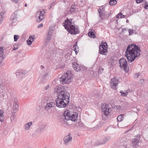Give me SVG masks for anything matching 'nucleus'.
I'll return each mask as SVG.
<instances>
[{
	"label": "nucleus",
	"instance_id": "obj_1",
	"mask_svg": "<svg viewBox=\"0 0 148 148\" xmlns=\"http://www.w3.org/2000/svg\"><path fill=\"white\" fill-rule=\"evenodd\" d=\"M59 87H57L55 88V91L57 92L58 98L56 100V103L54 102L47 103L45 106L44 108L47 111H48L51 108L54 107L56 105L60 108H65L69 103L70 95L66 91H60Z\"/></svg>",
	"mask_w": 148,
	"mask_h": 148
},
{
	"label": "nucleus",
	"instance_id": "obj_2",
	"mask_svg": "<svg viewBox=\"0 0 148 148\" xmlns=\"http://www.w3.org/2000/svg\"><path fill=\"white\" fill-rule=\"evenodd\" d=\"M140 50L139 47L134 44L129 45L127 48L125 56L128 62H131L134 61L136 57L140 54Z\"/></svg>",
	"mask_w": 148,
	"mask_h": 148
},
{
	"label": "nucleus",
	"instance_id": "obj_3",
	"mask_svg": "<svg viewBox=\"0 0 148 148\" xmlns=\"http://www.w3.org/2000/svg\"><path fill=\"white\" fill-rule=\"evenodd\" d=\"M72 22L69 19L67 18L65 20V22L63 25L67 31L71 34H77L79 33V31L77 27H75L71 24Z\"/></svg>",
	"mask_w": 148,
	"mask_h": 148
},
{
	"label": "nucleus",
	"instance_id": "obj_4",
	"mask_svg": "<svg viewBox=\"0 0 148 148\" xmlns=\"http://www.w3.org/2000/svg\"><path fill=\"white\" fill-rule=\"evenodd\" d=\"M73 76L69 71H67L60 78V83L63 84H69L72 81Z\"/></svg>",
	"mask_w": 148,
	"mask_h": 148
},
{
	"label": "nucleus",
	"instance_id": "obj_5",
	"mask_svg": "<svg viewBox=\"0 0 148 148\" xmlns=\"http://www.w3.org/2000/svg\"><path fill=\"white\" fill-rule=\"evenodd\" d=\"M64 120L66 121L71 120L75 121L77 119V114L76 112H71L69 110H66L64 113Z\"/></svg>",
	"mask_w": 148,
	"mask_h": 148
},
{
	"label": "nucleus",
	"instance_id": "obj_6",
	"mask_svg": "<svg viewBox=\"0 0 148 148\" xmlns=\"http://www.w3.org/2000/svg\"><path fill=\"white\" fill-rule=\"evenodd\" d=\"M108 104L102 103L101 105V108L102 112L103 114V119L107 120V116L111 112L110 108L109 107Z\"/></svg>",
	"mask_w": 148,
	"mask_h": 148
},
{
	"label": "nucleus",
	"instance_id": "obj_7",
	"mask_svg": "<svg viewBox=\"0 0 148 148\" xmlns=\"http://www.w3.org/2000/svg\"><path fill=\"white\" fill-rule=\"evenodd\" d=\"M119 66L121 68L123 69L126 72H127L129 70V67L127 66V62L126 60L122 58L119 60Z\"/></svg>",
	"mask_w": 148,
	"mask_h": 148
},
{
	"label": "nucleus",
	"instance_id": "obj_8",
	"mask_svg": "<svg viewBox=\"0 0 148 148\" xmlns=\"http://www.w3.org/2000/svg\"><path fill=\"white\" fill-rule=\"evenodd\" d=\"M45 12L44 10L42 11H38L37 12L36 14V21L38 22L41 21L45 18L44 15Z\"/></svg>",
	"mask_w": 148,
	"mask_h": 148
},
{
	"label": "nucleus",
	"instance_id": "obj_9",
	"mask_svg": "<svg viewBox=\"0 0 148 148\" xmlns=\"http://www.w3.org/2000/svg\"><path fill=\"white\" fill-rule=\"evenodd\" d=\"M72 140V138L71 136V133H69L68 135L65 136L63 138L64 144L66 146H68L71 143Z\"/></svg>",
	"mask_w": 148,
	"mask_h": 148
},
{
	"label": "nucleus",
	"instance_id": "obj_10",
	"mask_svg": "<svg viewBox=\"0 0 148 148\" xmlns=\"http://www.w3.org/2000/svg\"><path fill=\"white\" fill-rule=\"evenodd\" d=\"M107 44L106 42H103L100 45L99 51L100 54L106 55L105 53L107 52Z\"/></svg>",
	"mask_w": 148,
	"mask_h": 148
},
{
	"label": "nucleus",
	"instance_id": "obj_11",
	"mask_svg": "<svg viewBox=\"0 0 148 148\" xmlns=\"http://www.w3.org/2000/svg\"><path fill=\"white\" fill-rule=\"evenodd\" d=\"M110 139V137L109 136H106L101 139L96 140L95 142V144L97 145H102L106 143Z\"/></svg>",
	"mask_w": 148,
	"mask_h": 148
},
{
	"label": "nucleus",
	"instance_id": "obj_12",
	"mask_svg": "<svg viewBox=\"0 0 148 148\" xmlns=\"http://www.w3.org/2000/svg\"><path fill=\"white\" fill-rule=\"evenodd\" d=\"M119 82V79L113 78H112L110 82V86L111 88L114 90H116L117 86Z\"/></svg>",
	"mask_w": 148,
	"mask_h": 148
},
{
	"label": "nucleus",
	"instance_id": "obj_13",
	"mask_svg": "<svg viewBox=\"0 0 148 148\" xmlns=\"http://www.w3.org/2000/svg\"><path fill=\"white\" fill-rule=\"evenodd\" d=\"M139 139L140 138L137 137L132 139L131 144L132 148H137L139 147Z\"/></svg>",
	"mask_w": 148,
	"mask_h": 148
},
{
	"label": "nucleus",
	"instance_id": "obj_14",
	"mask_svg": "<svg viewBox=\"0 0 148 148\" xmlns=\"http://www.w3.org/2000/svg\"><path fill=\"white\" fill-rule=\"evenodd\" d=\"M98 11L100 17L101 18V19H103L107 16V14L103 8H100L98 10Z\"/></svg>",
	"mask_w": 148,
	"mask_h": 148
},
{
	"label": "nucleus",
	"instance_id": "obj_15",
	"mask_svg": "<svg viewBox=\"0 0 148 148\" xmlns=\"http://www.w3.org/2000/svg\"><path fill=\"white\" fill-rule=\"evenodd\" d=\"M17 15L16 13L14 12L10 16V19L12 23H14L17 21Z\"/></svg>",
	"mask_w": 148,
	"mask_h": 148
},
{
	"label": "nucleus",
	"instance_id": "obj_16",
	"mask_svg": "<svg viewBox=\"0 0 148 148\" xmlns=\"http://www.w3.org/2000/svg\"><path fill=\"white\" fill-rule=\"evenodd\" d=\"M32 122H29L24 124L23 126V128L25 131L29 130L31 126L32 125Z\"/></svg>",
	"mask_w": 148,
	"mask_h": 148
},
{
	"label": "nucleus",
	"instance_id": "obj_17",
	"mask_svg": "<svg viewBox=\"0 0 148 148\" xmlns=\"http://www.w3.org/2000/svg\"><path fill=\"white\" fill-rule=\"evenodd\" d=\"M19 108V106L18 104V100L17 98H15L14 100V102L13 104V110H18Z\"/></svg>",
	"mask_w": 148,
	"mask_h": 148
},
{
	"label": "nucleus",
	"instance_id": "obj_18",
	"mask_svg": "<svg viewBox=\"0 0 148 148\" xmlns=\"http://www.w3.org/2000/svg\"><path fill=\"white\" fill-rule=\"evenodd\" d=\"M53 32V30L51 29L49 31L47 37L46 38L47 42H49L51 39L52 34Z\"/></svg>",
	"mask_w": 148,
	"mask_h": 148
},
{
	"label": "nucleus",
	"instance_id": "obj_19",
	"mask_svg": "<svg viewBox=\"0 0 148 148\" xmlns=\"http://www.w3.org/2000/svg\"><path fill=\"white\" fill-rule=\"evenodd\" d=\"M73 66L74 69L76 71H78L80 69V67L76 62H74L73 63Z\"/></svg>",
	"mask_w": 148,
	"mask_h": 148
},
{
	"label": "nucleus",
	"instance_id": "obj_20",
	"mask_svg": "<svg viewBox=\"0 0 148 148\" xmlns=\"http://www.w3.org/2000/svg\"><path fill=\"white\" fill-rule=\"evenodd\" d=\"M3 110H0V121H3L4 119V116L3 115Z\"/></svg>",
	"mask_w": 148,
	"mask_h": 148
},
{
	"label": "nucleus",
	"instance_id": "obj_21",
	"mask_svg": "<svg viewBox=\"0 0 148 148\" xmlns=\"http://www.w3.org/2000/svg\"><path fill=\"white\" fill-rule=\"evenodd\" d=\"M94 31H90L88 33V36L90 37L93 38H95L96 37L94 33Z\"/></svg>",
	"mask_w": 148,
	"mask_h": 148
},
{
	"label": "nucleus",
	"instance_id": "obj_22",
	"mask_svg": "<svg viewBox=\"0 0 148 148\" xmlns=\"http://www.w3.org/2000/svg\"><path fill=\"white\" fill-rule=\"evenodd\" d=\"M48 73H45L41 77V81L43 82L47 80L46 77L48 75Z\"/></svg>",
	"mask_w": 148,
	"mask_h": 148
},
{
	"label": "nucleus",
	"instance_id": "obj_23",
	"mask_svg": "<svg viewBox=\"0 0 148 148\" xmlns=\"http://www.w3.org/2000/svg\"><path fill=\"white\" fill-rule=\"evenodd\" d=\"M46 127V125L44 124H41L39 125L38 128L39 129L43 131L44 130Z\"/></svg>",
	"mask_w": 148,
	"mask_h": 148
},
{
	"label": "nucleus",
	"instance_id": "obj_24",
	"mask_svg": "<svg viewBox=\"0 0 148 148\" xmlns=\"http://www.w3.org/2000/svg\"><path fill=\"white\" fill-rule=\"evenodd\" d=\"M4 14V12H1L0 13V24H1L3 21V15Z\"/></svg>",
	"mask_w": 148,
	"mask_h": 148
},
{
	"label": "nucleus",
	"instance_id": "obj_25",
	"mask_svg": "<svg viewBox=\"0 0 148 148\" xmlns=\"http://www.w3.org/2000/svg\"><path fill=\"white\" fill-rule=\"evenodd\" d=\"M124 114H120L118 116L117 119L119 122L121 121L123 119Z\"/></svg>",
	"mask_w": 148,
	"mask_h": 148
},
{
	"label": "nucleus",
	"instance_id": "obj_26",
	"mask_svg": "<svg viewBox=\"0 0 148 148\" xmlns=\"http://www.w3.org/2000/svg\"><path fill=\"white\" fill-rule=\"evenodd\" d=\"M126 16H125L123 14L121 13H119L116 16V18H123Z\"/></svg>",
	"mask_w": 148,
	"mask_h": 148
},
{
	"label": "nucleus",
	"instance_id": "obj_27",
	"mask_svg": "<svg viewBox=\"0 0 148 148\" xmlns=\"http://www.w3.org/2000/svg\"><path fill=\"white\" fill-rule=\"evenodd\" d=\"M117 3V1L116 0H110L109 2V4L111 5H113Z\"/></svg>",
	"mask_w": 148,
	"mask_h": 148
},
{
	"label": "nucleus",
	"instance_id": "obj_28",
	"mask_svg": "<svg viewBox=\"0 0 148 148\" xmlns=\"http://www.w3.org/2000/svg\"><path fill=\"white\" fill-rule=\"evenodd\" d=\"M73 49L74 51L75 52V53L76 54H77V51H78L79 48L78 47V46L77 45H74L73 47Z\"/></svg>",
	"mask_w": 148,
	"mask_h": 148
},
{
	"label": "nucleus",
	"instance_id": "obj_29",
	"mask_svg": "<svg viewBox=\"0 0 148 148\" xmlns=\"http://www.w3.org/2000/svg\"><path fill=\"white\" fill-rule=\"evenodd\" d=\"M3 47H0V55H1V57H3ZM2 58H3V57H2Z\"/></svg>",
	"mask_w": 148,
	"mask_h": 148
},
{
	"label": "nucleus",
	"instance_id": "obj_30",
	"mask_svg": "<svg viewBox=\"0 0 148 148\" xmlns=\"http://www.w3.org/2000/svg\"><path fill=\"white\" fill-rule=\"evenodd\" d=\"M120 92L121 93V96L123 97H125L127 96V92H123V91H121Z\"/></svg>",
	"mask_w": 148,
	"mask_h": 148
},
{
	"label": "nucleus",
	"instance_id": "obj_31",
	"mask_svg": "<svg viewBox=\"0 0 148 148\" xmlns=\"http://www.w3.org/2000/svg\"><path fill=\"white\" fill-rule=\"evenodd\" d=\"M42 131L39 129L38 128L36 130V133L37 134H40Z\"/></svg>",
	"mask_w": 148,
	"mask_h": 148
},
{
	"label": "nucleus",
	"instance_id": "obj_32",
	"mask_svg": "<svg viewBox=\"0 0 148 148\" xmlns=\"http://www.w3.org/2000/svg\"><path fill=\"white\" fill-rule=\"evenodd\" d=\"M144 6L145 8L146 9H148V2L146 1L144 4Z\"/></svg>",
	"mask_w": 148,
	"mask_h": 148
},
{
	"label": "nucleus",
	"instance_id": "obj_33",
	"mask_svg": "<svg viewBox=\"0 0 148 148\" xmlns=\"http://www.w3.org/2000/svg\"><path fill=\"white\" fill-rule=\"evenodd\" d=\"M21 73V70H18L16 73V76H20L22 75Z\"/></svg>",
	"mask_w": 148,
	"mask_h": 148
},
{
	"label": "nucleus",
	"instance_id": "obj_34",
	"mask_svg": "<svg viewBox=\"0 0 148 148\" xmlns=\"http://www.w3.org/2000/svg\"><path fill=\"white\" fill-rule=\"evenodd\" d=\"M18 48V46L17 44H15L14 45V49H13V51H15Z\"/></svg>",
	"mask_w": 148,
	"mask_h": 148
},
{
	"label": "nucleus",
	"instance_id": "obj_35",
	"mask_svg": "<svg viewBox=\"0 0 148 148\" xmlns=\"http://www.w3.org/2000/svg\"><path fill=\"white\" fill-rule=\"evenodd\" d=\"M28 39H29V40L32 41L33 42L35 39L34 37L32 36H29Z\"/></svg>",
	"mask_w": 148,
	"mask_h": 148
},
{
	"label": "nucleus",
	"instance_id": "obj_36",
	"mask_svg": "<svg viewBox=\"0 0 148 148\" xmlns=\"http://www.w3.org/2000/svg\"><path fill=\"white\" fill-rule=\"evenodd\" d=\"M18 38V35H14V41L15 42L17 41Z\"/></svg>",
	"mask_w": 148,
	"mask_h": 148
},
{
	"label": "nucleus",
	"instance_id": "obj_37",
	"mask_svg": "<svg viewBox=\"0 0 148 148\" xmlns=\"http://www.w3.org/2000/svg\"><path fill=\"white\" fill-rule=\"evenodd\" d=\"M145 108L147 109L145 112L146 114H148V104H146L145 106Z\"/></svg>",
	"mask_w": 148,
	"mask_h": 148
},
{
	"label": "nucleus",
	"instance_id": "obj_38",
	"mask_svg": "<svg viewBox=\"0 0 148 148\" xmlns=\"http://www.w3.org/2000/svg\"><path fill=\"white\" fill-rule=\"evenodd\" d=\"M128 31L129 32V35H131L133 33V31L132 29H129L128 30Z\"/></svg>",
	"mask_w": 148,
	"mask_h": 148
},
{
	"label": "nucleus",
	"instance_id": "obj_39",
	"mask_svg": "<svg viewBox=\"0 0 148 148\" xmlns=\"http://www.w3.org/2000/svg\"><path fill=\"white\" fill-rule=\"evenodd\" d=\"M32 41L29 40V39H28L27 40V44L28 45H30L32 42Z\"/></svg>",
	"mask_w": 148,
	"mask_h": 148
},
{
	"label": "nucleus",
	"instance_id": "obj_40",
	"mask_svg": "<svg viewBox=\"0 0 148 148\" xmlns=\"http://www.w3.org/2000/svg\"><path fill=\"white\" fill-rule=\"evenodd\" d=\"M21 75L23 74H25L27 73V72L25 70H21Z\"/></svg>",
	"mask_w": 148,
	"mask_h": 148
},
{
	"label": "nucleus",
	"instance_id": "obj_41",
	"mask_svg": "<svg viewBox=\"0 0 148 148\" xmlns=\"http://www.w3.org/2000/svg\"><path fill=\"white\" fill-rule=\"evenodd\" d=\"M125 148H132V145L128 144L125 146Z\"/></svg>",
	"mask_w": 148,
	"mask_h": 148
},
{
	"label": "nucleus",
	"instance_id": "obj_42",
	"mask_svg": "<svg viewBox=\"0 0 148 148\" xmlns=\"http://www.w3.org/2000/svg\"><path fill=\"white\" fill-rule=\"evenodd\" d=\"M77 125H78V126L80 127H82L83 125L81 121L78 122Z\"/></svg>",
	"mask_w": 148,
	"mask_h": 148
},
{
	"label": "nucleus",
	"instance_id": "obj_43",
	"mask_svg": "<svg viewBox=\"0 0 148 148\" xmlns=\"http://www.w3.org/2000/svg\"><path fill=\"white\" fill-rule=\"evenodd\" d=\"M140 74L139 73H136L134 75V76L135 78H137L139 75Z\"/></svg>",
	"mask_w": 148,
	"mask_h": 148
},
{
	"label": "nucleus",
	"instance_id": "obj_44",
	"mask_svg": "<svg viewBox=\"0 0 148 148\" xmlns=\"http://www.w3.org/2000/svg\"><path fill=\"white\" fill-rule=\"evenodd\" d=\"M115 108L118 110H119L121 108V107L119 106H115Z\"/></svg>",
	"mask_w": 148,
	"mask_h": 148
},
{
	"label": "nucleus",
	"instance_id": "obj_45",
	"mask_svg": "<svg viewBox=\"0 0 148 148\" xmlns=\"http://www.w3.org/2000/svg\"><path fill=\"white\" fill-rule=\"evenodd\" d=\"M75 11L74 8H71L70 9V12L71 13H72Z\"/></svg>",
	"mask_w": 148,
	"mask_h": 148
},
{
	"label": "nucleus",
	"instance_id": "obj_46",
	"mask_svg": "<svg viewBox=\"0 0 148 148\" xmlns=\"http://www.w3.org/2000/svg\"><path fill=\"white\" fill-rule=\"evenodd\" d=\"M136 3H140L143 1V0H136Z\"/></svg>",
	"mask_w": 148,
	"mask_h": 148
},
{
	"label": "nucleus",
	"instance_id": "obj_47",
	"mask_svg": "<svg viewBox=\"0 0 148 148\" xmlns=\"http://www.w3.org/2000/svg\"><path fill=\"white\" fill-rule=\"evenodd\" d=\"M12 1H14L16 3H18L20 0H11Z\"/></svg>",
	"mask_w": 148,
	"mask_h": 148
},
{
	"label": "nucleus",
	"instance_id": "obj_48",
	"mask_svg": "<svg viewBox=\"0 0 148 148\" xmlns=\"http://www.w3.org/2000/svg\"><path fill=\"white\" fill-rule=\"evenodd\" d=\"M140 82L141 84H143L144 82V80L143 79H140Z\"/></svg>",
	"mask_w": 148,
	"mask_h": 148
},
{
	"label": "nucleus",
	"instance_id": "obj_49",
	"mask_svg": "<svg viewBox=\"0 0 148 148\" xmlns=\"http://www.w3.org/2000/svg\"><path fill=\"white\" fill-rule=\"evenodd\" d=\"M43 26V24H41L39 25L38 26V28H40L41 27H42Z\"/></svg>",
	"mask_w": 148,
	"mask_h": 148
},
{
	"label": "nucleus",
	"instance_id": "obj_50",
	"mask_svg": "<svg viewBox=\"0 0 148 148\" xmlns=\"http://www.w3.org/2000/svg\"><path fill=\"white\" fill-rule=\"evenodd\" d=\"M49 87V85L47 86H45V89L46 90Z\"/></svg>",
	"mask_w": 148,
	"mask_h": 148
},
{
	"label": "nucleus",
	"instance_id": "obj_51",
	"mask_svg": "<svg viewBox=\"0 0 148 148\" xmlns=\"http://www.w3.org/2000/svg\"><path fill=\"white\" fill-rule=\"evenodd\" d=\"M126 30V29L125 28H123L122 29V32H123L124 31H125Z\"/></svg>",
	"mask_w": 148,
	"mask_h": 148
},
{
	"label": "nucleus",
	"instance_id": "obj_52",
	"mask_svg": "<svg viewBox=\"0 0 148 148\" xmlns=\"http://www.w3.org/2000/svg\"><path fill=\"white\" fill-rule=\"evenodd\" d=\"M40 68L42 69H44V67L43 66L41 65V66H40Z\"/></svg>",
	"mask_w": 148,
	"mask_h": 148
},
{
	"label": "nucleus",
	"instance_id": "obj_53",
	"mask_svg": "<svg viewBox=\"0 0 148 148\" xmlns=\"http://www.w3.org/2000/svg\"><path fill=\"white\" fill-rule=\"evenodd\" d=\"M74 5H72L71 6V8H74Z\"/></svg>",
	"mask_w": 148,
	"mask_h": 148
},
{
	"label": "nucleus",
	"instance_id": "obj_54",
	"mask_svg": "<svg viewBox=\"0 0 148 148\" xmlns=\"http://www.w3.org/2000/svg\"><path fill=\"white\" fill-rule=\"evenodd\" d=\"M129 22V21L128 20H127L126 21V23H128Z\"/></svg>",
	"mask_w": 148,
	"mask_h": 148
},
{
	"label": "nucleus",
	"instance_id": "obj_55",
	"mask_svg": "<svg viewBox=\"0 0 148 148\" xmlns=\"http://www.w3.org/2000/svg\"><path fill=\"white\" fill-rule=\"evenodd\" d=\"M25 7H27V4H25Z\"/></svg>",
	"mask_w": 148,
	"mask_h": 148
},
{
	"label": "nucleus",
	"instance_id": "obj_56",
	"mask_svg": "<svg viewBox=\"0 0 148 148\" xmlns=\"http://www.w3.org/2000/svg\"><path fill=\"white\" fill-rule=\"evenodd\" d=\"M44 148H47L45 147H44Z\"/></svg>",
	"mask_w": 148,
	"mask_h": 148
}]
</instances>
